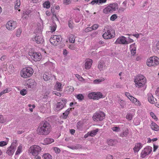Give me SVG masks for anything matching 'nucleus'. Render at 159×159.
Here are the masks:
<instances>
[{"label":"nucleus","mask_w":159,"mask_h":159,"mask_svg":"<svg viewBox=\"0 0 159 159\" xmlns=\"http://www.w3.org/2000/svg\"><path fill=\"white\" fill-rule=\"evenodd\" d=\"M49 123L46 121H42L40 124L37 129V133L39 135H46L50 131Z\"/></svg>","instance_id":"f257e3e1"},{"label":"nucleus","mask_w":159,"mask_h":159,"mask_svg":"<svg viewBox=\"0 0 159 159\" xmlns=\"http://www.w3.org/2000/svg\"><path fill=\"white\" fill-rule=\"evenodd\" d=\"M134 82L136 87L143 88V90H145L146 89V79L143 75H139L136 77Z\"/></svg>","instance_id":"f03ea898"},{"label":"nucleus","mask_w":159,"mask_h":159,"mask_svg":"<svg viewBox=\"0 0 159 159\" xmlns=\"http://www.w3.org/2000/svg\"><path fill=\"white\" fill-rule=\"evenodd\" d=\"M104 30L105 33L102 35V37L104 39H109L114 37V30L112 29L110 27L107 26Z\"/></svg>","instance_id":"7ed1b4c3"},{"label":"nucleus","mask_w":159,"mask_h":159,"mask_svg":"<svg viewBox=\"0 0 159 159\" xmlns=\"http://www.w3.org/2000/svg\"><path fill=\"white\" fill-rule=\"evenodd\" d=\"M33 72V70L31 67H27L22 69L21 71V75L23 78H27L31 76Z\"/></svg>","instance_id":"20e7f679"},{"label":"nucleus","mask_w":159,"mask_h":159,"mask_svg":"<svg viewBox=\"0 0 159 159\" xmlns=\"http://www.w3.org/2000/svg\"><path fill=\"white\" fill-rule=\"evenodd\" d=\"M42 149L38 145H34L30 147L29 152L33 156L38 155L41 152Z\"/></svg>","instance_id":"39448f33"},{"label":"nucleus","mask_w":159,"mask_h":159,"mask_svg":"<svg viewBox=\"0 0 159 159\" xmlns=\"http://www.w3.org/2000/svg\"><path fill=\"white\" fill-rule=\"evenodd\" d=\"M105 114L103 112L100 111L95 113L93 117V118L94 121H101L105 118Z\"/></svg>","instance_id":"423d86ee"},{"label":"nucleus","mask_w":159,"mask_h":159,"mask_svg":"<svg viewBox=\"0 0 159 159\" xmlns=\"http://www.w3.org/2000/svg\"><path fill=\"white\" fill-rule=\"evenodd\" d=\"M62 39L61 35H54L50 38L49 41L51 44L55 46L59 44Z\"/></svg>","instance_id":"0eeeda50"},{"label":"nucleus","mask_w":159,"mask_h":159,"mask_svg":"<svg viewBox=\"0 0 159 159\" xmlns=\"http://www.w3.org/2000/svg\"><path fill=\"white\" fill-rule=\"evenodd\" d=\"M158 64L159 58L156 56L151 57L147 61V65L148 66L157 65Z\"/></svg>","instance_id":"6e6552de"},{"label":"nucleus","mask_w":159,"mask_h":159,"mask_svg":"<svg viewBox=\"0 0 159 159\" xmlns=\"http://www.w3.org/2000/svg\"><path fill=\"white\" fill-rule=\"evenodd\" d=\"M16 140H15L12 143H11V145L7 148L6 153L10 156L12 155L16 148Z\"/></svg>","instance_id":"1a4fd4ad"},{"label":"nucleus","mask_w":159,"mask_h":159,"mask_svg":"<svg viewBox=\"0 0 159 159\" xmlns=\"http://www.w3.org/2000/svg\"><path fill=\"white\" fill-rule=\"evenodd\" d=\"M103 95L100 92H92L90 93L88 95V97L90 99L94 100H98L102 97Z\"/></svg>","instance_id":"9d476101"},{"label":"nucleus","mask_w":159,"mask_h":159,"mask_svg":"<svg viewBox=\"0 0 159 159\" xmlns=\"http://www.w3.org/2000/svg\"><path fill=\"white\" fill-rule=\"evenodd\" d=\"M29 54L32 59L35 61H39L42 58L41 55L40 53L29 52Z\"/></svg>","instance_id":"9b49d317"},{"label":"nucleus","mask_w":159,"mask_h":159,"mask_svg":"<svg viewBox=\"0 0 159 159\" xmlns=\"http://www.w3.org/2000/svg\"><path fill=\"white\" fill-rule=\"evenodd\" d=\"M16 22L13 20H10L6 24V27L9 30H12L16 27Z\"/></svg>","instance_id":"f8f14e48"},{"label":"nucleus","mask_w":159,"mask_h":159,"mask_svg":"<svg viewBox=\"0 0 159 159\" xmlns=\"http://www.w3.org/2000/svg\"><path fill=\"white\" fill-rule=\"evenodd\" d=\"M66 103V100L65 99H63L60 102L57 103L55 110L58 111L62 109L64 107Z\"/></svg>","instance_id":"ddd939ff"},{"label":"nucleus","mask_w":159,"mask_h":159,"mask_svg":"<svg viewBox=\"0 0 159 159\" xmlns=\"http://www.w3.org/2000/svg\"><path fill=\"white\" fill-rule=\"evenodd\" d=\"M152 147L147 146L142 151L141 154V156L142 158H144L146 156L149 155L152 151Z\"/></svg>","instance_id":"4468645a"},{"label":"nucleus","mask_w":159,"mask_h":159,"mask_svg":"<svg viewBox=\"0 0 159 159\" xmlns=\"http://www.w3.org/2000/svg\"><path fill=\"white\" fill-rule=\"evenodd\" d=\"M40 33L39 35L36 34L34 38V41L38 44H42L44 42L43 37L41 34V30L40 29L39 31Z\"/></svg>","instance_id":"2eb2a0df"},{"label":"nucleus","mask_w":159,"mask_h":159,"mask_svg":"<svg viewBox=\"0 0 159 159\" xmlns=\"http://www.w3.org/2000/svg\"><path fill=\"white\" fill-rule=\"evenodd\" d=\"M115 43L116 44H128V42L126 40V38L124 36H122L118 38L115 42Z\"/></svg>","instance_id":"dca6fc26"},{"label":"nucleus","mask_w":159,"mask_h":159,"mask_svg":"<svg viewBox=\"0 0 159 159\" xmlns=\"http://www.w3.org/2000/svg\"><path fill=\"white\" fill-rule=\"evenodd\" d=\"M53 78H55V76L54 75L52 76V74L48 72H45L43 75V78L45 81H49L50 82Z\"/></svg>","instance_id":"f3484780"},{"label":"nucleus","mask_w":159,"mask_h":159,"mask_svg":"<svg viewBox=\"0 0 159 159\" xmlns=\"http://www.w3.org/2000/svg\"><path fill=\"white\" fill-rule=\"evenodd\" d=\"M122 132L120 134V136L121 137H126L129 134V130L128 129L124 126L122 129Z\"/></svg>","instance_id":"a211bd4d"},{"label":"nucleus","mask_w":159,"mask_h":159,"mask_svg":"<svg viewBox=\"0 0 159 159\" xmlns=\"http://www.w3.org/2000/svg\"><path fill=\"white\" fill-rule=\"evenodd\" d=\"M143 147V144L140 143H136L134 147L133 148L134 152H138Z\"/></svg>","instance_id":"6ab92c4d"},{"label":"nucleus","mask_w":159,"mask_h":159,"mask_svg":"<svg viewBox=\"0 0 159 159\" xmlns=\"http://www.w3.org/2000/svg\"><path fill=\"white\" fill-rule=\"evenodd\" d=\"M36 85V83L35 81L32 79H29L28 80V83L27 86L29 88H33Z\"/></svg>","instance_id":"aec40b11"},{"label":"nucleus","mask_w":159,"mask_h":159,"mask_svg":"<svg viewBox=\"0 0 159 159\" xmlns=\"http://www.w3.org/2000/svg\"><path fill=\"white\" fill-rule=\"evenodd\" d=\"M92 60L90 59H87L85 63V68L86 69H90L92 66Z\"/></svg>","instance_id":"412c9836"},{"label":"nucleus","mask_w":159,"mask_h":159,"mask_svg":"<svg viewBox=\"0 0 159 159\" xmlns=\"http://www.w3.org/2000/svg\"><path fill=\"white\" fill-rule=\"evenodd\" d=\"M130 50L132 55H134L136 53V51L135 43L133 44L130 46Z\"/></svg>","instance_id":"4be33fe9"},{"label":"nucleus","mask_w":159,"mask_h":159,"mask_svg":"<svg viewBox=\"0 0 159 159\" xmlns=\"http://www.w3.org/2000/svg\"><path fill=\"white\" fill-rule=\"evenodd\" d=\"M55 88L58 91H61L62 88V84L58 82H56L55 85Z\"/></svg>","instance_id":"5701e85b"},{"label":"nucleus","mask_w":159,"mask_h":159,"mask_svg":"<svg viewBox=\"0 0 159 159\" xmlns=\"http://www.w3.org/2000/svg\"><path fill=\"white\" fill-rule=\"evenodd\" d=\"M129 99L131 101L134 103L136 105L138 106L140 105V103L139 102L136 98H134L132 96L130 97Z\"/></svg>","instance_id":"b1692460"},{"label":"nucleus","mask_w":159,"mask_h":159,"mask_svg":"<svg viewBox=\"0 0 159 159\" xmlns=\"http://www.w3.org/2000/svg\"><path fill=\"white\" fill-rule=\"evenodd\" d=\"M151 128L154 130L158 131L159 130V126L155 123L153 122L151 125Z\"/></svg>","instance_id":"393cba45"},{"label":"nucleus","mask_w":159,"mask_h":159,"mask_svg":"<svg viewBox=\"0 0 159 159\" xmlns=\"http://www.w3.org/2000/svg\"><path fill=\"white\" fill-rule=\"evenodd\" d=\"M111 8V7L109 5L103 9V13L105 14H108L112 12L113 11Z\"/></svg>","instance_id":"a878e982"},{"label":"nucleus","mask_w":159,"mask_h":159,"mask_svg":"<svg viewBox=\"0 0 159 159\" xmlns=\"http://www.w3.org/2000/svg\"><path fill=\"white\" fill-rule=\"evenodd\" d=\"M54 142V140L51 138H46L44 140V145H48L53 143Z\"/></svg>","instance_id":"bb28decb"},{"label":"nucleus","mask_w":159,"mask_h":159,"mask_svg":"<svg viewBox=\"0 0 159 159\" xmlns=\"http://www.w3.org/2000/svg\"><path fill=\"white\" fill-rule=\"evenodd\" d=\"M116 141L115 139H110L107 140V143L108 145L113 146L116 144Z\"/></svg>","instance_id":"cd10ccee"},{"label":"nucleus","mask_w":159,"mask_h":159,"mask_svg":"<svg viewBox=\"0 0 159 159\" xmlns=\"http://www.w3.org/2000/svg\"><path fill=\"white\" fill-rule=\"evenodd\" d=\"M74 89L73 87L68 86L66 88L65 92L68 94H70L73 92Z\"/></svg>","instance_id":"c85d7f7f"},{"label":"nucleus","mask_w":159,"mask_h":159,"mask_svg":"<svg viewBox=\"0 0 159 159\" xmlns=\"http://www.w3.org/2000/svg\"><path fill=\"white\" fill-rule=\"evenodd\" d=\"M112 11H115L117 9L118 7V5L117 3H114L110 4Z\"/></svg>","instance_id":"c756f323"},{"label":"nucleus","mask_w":159,"mask_h":159,"mask_svg":"<svg viewBox=\"0 0 159 159\" xmlns=\"http://www.w3.org/2000/svg\"><path fill=\"white\" fill-rule=\"evenodd\" d=\"M112 11H115L117 9L118 7V5L117 3H114L110 4Z\"/></svg>","instance_id":"7c9ffc66"},{"label":"nucleus","mask_w":159,"mask_h":159,"mask_svg":"<svg viewBox=\"0 0 159 159\" xmlns=\"http://www.w3.org/2000/svg\"><path fill=\"white\" fill-rule=\"evenodd\" d=\"M148 99L149 102L151 103H154V100L152 94L151 93H148Z\"/></svg>","instance_id":"2f4dec72"},{"label":"nucleus","mask_w":159,"mask_h":159,"mask_svg":"<svg viewBox=\"0 0 159 159\" xmlns=\"http://www.w3.org/2000/svg\"><path fill=\"white\" fill-rule=\"evenodd\" d=\"M71 109L72 108H69L65 111L64 113H63V118L64 119H66L67 118Z\"/></svg>","instance_id":"473e14b6"},{"label":"nucleus","mask_w":159,"mask_h":159,"mask_svg":"<svg viewBox=\"0 0 159 159\" xmlns=\"http://www.w3.org/2000/svg\"><path fill=\"white\" fill-rule=\"evenodd\" d=\"M99 129H97L95 130L91 131L89 134L90 136L93 137L97 134V133Z\"/></svg>","instance_id":"72a5a7b5"},{"label":"nucleus","mask_w":159,"mask_h":159,"mask_svg":"<svg viewBox=\"0 0 159 159\" xmlns=\"http://www.w3.org/2000/svg\"><path fill=\"white\" fill-rule=\"evenodd\" d=\"M104 65V63L102 61H101L99 62L98 67L100 71L102 70Z\"/></svg>","instance_id":"f704fd0d"},{"label":"nucleus","mask_w":159,"mask_h":159,"mask_svg":"<svg viewBox=\"0 0 159 159\" xmlns=\"http://www.w3.org/2000/svg\"><path fill=\"white\" fill-rule=\"evenodd\" d=\"M75 37L73 34H71L69 36V40L70 43H74L75 42Z\"/></svg>","instance_id":"c9c22d12"},{"label":"nucleus","mask_w":159,"mask_h":159,"mask_svg":"<svg viewBox=\"0 0 159 159\" xmlns=\"http://www.w3.org/2000/svg\"><path fill=\"white\" fill-rule=\"evenodd\" d=\"M43 159H52V157L51 155L49 153L44 154L42 156Z\"/></svg>","instance_id":"e433bc0d"},{"label":"nucleus","mask_w":159,"mask_h":159,"mask_svg":"<svg viewBox=\"0 0 159 159\" xmlns=\"http://www.w3.org/2000/svg\"><path fill=\"white\" fill-rule=\"evenodd\" d=\"M20 0H16L15 4V8L16 9H18L20 7Z\"/></svg>","instance_id":"4c0bfd02"},{"label":"nucleus","mask_w":159,"mask_h":159,"mask_svg":"<svg viewBox=\"0 0 159 159\" xmlns=\"http://www.w3.org/2000/svg\"><path fill=\"white\" fill-rule=\"evenodd\" d=\"M22 146L21 145H20L18 147L17 150L16 152V155H18L20 154L22 152Z\"/></svg>","instance_id":"58836bf2"},{"label":"nucleus","mask_w":159,"mask_h":159,"mask_svg":"<svg viewBox=\"0 0 159 159\" xmlns=\"http://www.w3.org/2000/svg\"><path fill=\"white\" fill-rule=\"evenodd\" d=\"M112 130L114 132H118L120 131V128L119 127L115 126L111 128Z\"/></svg>","instance_id":"ea45409f"},{"label":"nucleus","mask_w":159,"mask_h":159,"mask_svg":"<svg viewBox=\"0 0 159 159\" xmlns=\"http://www.w3.org/2000/svg\"><path fill=\"white\" fill-rule=\"evenodd\" d=\"M44 7L46 8H49L50 6V3L49 2H45L43 4Z\"/></svg>","instance_id":"a19ab883"},{"label":"nucleus","mask_w":159,"mask_h":159,"mask_svg":"<svg viewBox=\"0 0 159 159\" xmlns=\"http://www.w3.org/2000/svg\"><path fill=\"white\" fill-rule=\"evenodd\" d=\"M6 121V118H4L2 115H0V122L1 123H3Z\"/></svg>","instance_id":"79ce46f5"},{"label":"nucleus","mask_w":159,"mask_h":159,"mask_svg":"<svg viewBox=\"0 0 159 159\" xmlns=\"http://www.w3.org/2000/svg\"><path fill=\"white\" fill-rule=\"evenodd\" d=\"M104 80V79H102L101 80L100 79H96L93 80V83L94 84H99L100 82H101L102 81H103Z\"/></svg>","instance_id":"37998d69"},{"label":"nucleus","mask_w":159,"mask_h":159,"mask_svg":"<svg viewBox=\"0 0 159 159\" xmlns=\"http://www.w3.org/2000/svg\"><path fill=\"white\" fill-rule=\"evenodd\" d=\"M118 17V16L116 14L112 15L110 18V20L111 21H114Z\"/></svg>","instance_id":"c03bdc74"},{"label":"nucleus","mask_w":159,"mask_h":159,"mask_svg":"<svg viewBox=\"0 0 159 159\" xmlns=\"http://www.w3.org/2000/svg\"><path fill=\"white\" fill-rule=\"evenodd\" d=\"M59 16L57 15V14H53V18L55 21H58L59 22Z\"/></svg>","instance_id":"a18cd8bd"},{"label":"nucleus","mask_w":159,"mask_h":159,"mask_svg":"<svg viewBox=\"0 0 159 159\" xmlns=\"http://www.w3.org/2000/svg\"><path fill=\"white\" fill-rule=\"evenodd\" d=\"M21 32V29L20 28L18 29L17 30L16 33V35L17 37H19L20 36V34Z\"/></svg>","instance_id":"49530a36"},{"label":"nucleus","mask_w":159,"mask_h":159,"mask_svg":"<svg viewBox=\"0 0 159 159\" xmlns=\"http://www.w3.org/2000/svg\"><path fill=\"white\" fill-rule=\"evenodd\" d=\"M76 98L79 100L81 101L84 99V97L82 94H79L77 95Z\"/></svg>","instance_id":"de8ad7c7"},{"label":"nucleus","mask_w":159,"mask_h":159,"mask_svg":"<svg viewBox=\"0 0 159 159\" xmlns=\"http://www.w3.org/2000/svg\"><path fill=\"white\" fill-rule=\"evenodd\" d=\"M132 118V115L130 113L128 114L126 116V118L129 120H131Z\"/></svg>","instance_id":"09e8293b"},{"label":"nucleus","mask_w":159,"mask_h":159,"mask_svg":"<svg viewBox=\"0 0 159 159\" xmlns=\"http://www.w3.org/2000/svg\"><path fill=\"white\" fill-rule=\"evenodd\" d=\"M20 93L21 95L24 96L26 94L27 92L26 89H23L20 91Z\"/></svg>","instance_id":"8fccbe9b"},{"label":"nucleus","mask_w":159,"mask_h":159,"mask_svg":"<svg viewBox=\"0 0 159 159\" xmlns=\"http://www.w3.org/2000/svg\"><path fill=\"white\" fill-rule=\"evenodd\" d=\"M99 25L97 24H95L93 25L91 28L92 30H97L98 27Z\"/></svg>","instance_id":"3c124183"},{"label":"nucleus","mask_w":159,"mask_h":159,"mask_svg":"<svg viewBox=\"0 0 159 159\" xmlns=\"http://www.w3.org/2000/svg\"><path fill=\"white\" fill-rule=\"evenodd\" d=\"M8 143V141L6 142V141H2L0 142V147H3L4 146H5Z\"/></svg>","instance_id":"603ef678"},{"label":"nucleus","mask_w":159,"mask_h":159,"mask_svg":"<svg viewBox=\"0 0 159 159\" xmlns=\"http://www.w3.org/2000/svg\"><path fill=\"white\" fill-rule=\"evenodd\" d=\"M75 150L80 149L82 148L81 146L79 144H76L74 145Z\"/></svg>","instance_id":"864d4df0"},{"label":"nucleus","mask_w":159,"mask_h":159,"mask_svg":"<svg viewBox=\"0 0 159 159\" xmlns=\"http://www.w3.org/2000/svg\"><path fill=\"white\" fill-rule=\"evenodd\" d=\"M68 25L69 28L71 29H72L73 28V22L71 20H70L68 22Z\"/></svg>","instance_id":"5fc2aeb1"},{"label":"nucleus","mask_w":159,"mask_h":159,"mask_svg":"<svg viewBox=\"0 0 159 159\" xmlns=\"http://www.w3.org/2000/svg\"><path fill=\"white\" fill-rule=\"evenodd\" d=\"M8 92L9 90L7 89H6L5 90H3L0 93V97L2 95L4 94V93H7Z\"/></svg>","instance_id":"6e6d98bb"},{"label":"nucleus","mask_w":159,"mask_h":159,"mask_svg":"<svg viewBox=\"0 0 159 159\" xmlns=\"http://www.w3.org/2000/svg\"><path fill=\"white\" fill-rule=\"evenodd\" d=\"M119 103L120 104L121 107H124L125 105V102L123 100H119Z\"/></svg>","instance_id":"4d7b16f0"},{"label":"nucleus","mask_w":159,"mask_h":159,"mask_svg":"<svg viewBox=\"0 0 159 159\" xmlns=\"http://www.w3.org/2000/svg\"><path fill=\"white\" fill-rule=\"evenodd\" d=\"M150 115L155 120H157V118L156 116L155 115V114L152 112H150Z\"/></svg>","instance_id":"13d9d810"},{"label":"nucleus","mask_w":159,"mask_h":159,"mask_svg":"<svg viewBox=\"0 0 159 159\" xmlns=\"http://www.w3.org/2000/svg\"><path fill=\"white\" fill-rule=\"evenodd\" d=\"M92 30L91 27H88L86 28L85 30V31L86 33Z\"/></svg>","instance_id":"bf43d9fd"},{"label":"nucleus","mask_w":159,"mask_h":159,"mask_svg":"<svg viewBox=\"0 0 159 159\" xmlns=\"http://www.w3.org/2000/svg\"><path fill=\"white\" fill-rule=\"evenodd\" d=\"M99 1L98 0H94L92 1L91 2L90 4L92 5H94L95 4H98Z\"/></svg>","instance_id":"052dcab7"},{"label":"nucleus","mask_w":159,"mask_h":159,"mask_svg":"<svg viewBox=\"0 0 159 159\" xmlns=\"http://www.w3.org/2000/svg\"><path fill=\"white\" fill-rule=\"evenodd\" d=\"M54 150L55 152L56 153H59L61 151L60 149L57 147L54 148Z\"/></svg>","instance_id":"680f3d73"},{"label":"nucleus","mask_w":159,"mask_h":159,"mask_svg":"<svg viewBox=\"0 0 159 159\" xmlns=\"http://www.w3.org/2000/svg\"><path fill=\"white\" fill-rule=\"evenodd\" d=\"M31 11L30 10H28L25 11L24 12V14H25V15H27L29 16V15L31 13Z\"/></svg>","instance_id":"e2e57ef3"},{"label":"nucleus","mask_w":159,"mask_h":159,"mask_svg":"<svg viewBox=\"0 0 159 159\" xmlns=\"http://www.w3.org/2000/svg\"><path fill=\"white\" fill-rule=\"evenodd\" d=\"M107 0H98L99 1L98 2V5L102 4L103 3H105L106 2Z\"/></svg>","instance_id":"0e129e2a"},{"label":"nucleus","mask_w":159,"mask_h":159,"mask_svg":"<svg viewBox=\"0 0 159 159\" xmlns=\"http://www.w3.org/2000/svg\"><path fill=\"white\" fill-rule=\"evenodd\" d=\"M6 58L7 57L6 55H3L1 57L0 60L2 61H4L6 59Z\"/></svg>","instance_id":"69168bd1"},{"label":"nucleus","mask_w":159,"mask_h":159,"mask_svg":"<svg viewBox=\"0 0 159 159\" xmlns=\"http://www.w3.org/2000/svg\"><path fill=\"white\" fill-rule=\"evenodd\" d=\"M53 94H55L57 96H60L61 94L59 92H57L53 91Z\"/></svg>","instance_id":"338daca9"},{"label":"nucleus","mask_w":159,"mask_h":159,"mask_svg":"<svg viewBox=\"0 0 159 159\" xmlns=\"http://www.w3.org/2000/svg\"><path fill=\"white\" fill-rule=\"evenodd\" d=\"M113 156L110 155H108L107 157V159H112Z\"/></svg>","instance_id":"774afa93"}]
</instances>
